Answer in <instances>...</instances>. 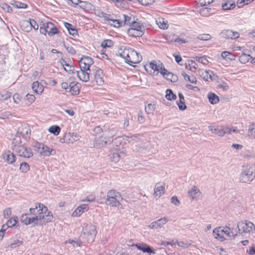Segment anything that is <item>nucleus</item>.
I'll use <instances>...</instances> for the list:
<instances>
[{
    "instance_id": "obj_1",
    "label": "nucleus",
    "mask_w": 255,
    "mask_h": 255,
    "mask_svg": "<svg viewBox=\"0 0 255 255\" xmlns=\"http://www.w3.org/2000/svg\"><path fill=\"white\" fill-rule=\"evenodd\" d=\"M119 54L125 59V62L130 66L139 63L142 60L141 55L129 47L121 48L119 51Z\"/></svg>"
},
{
    "instance_id": "obj_2",
    "label": "nucleus",
    "mask_w": 255,
    "mask_h": 255,
    "mask_svg": "<svg viewBox=\"0 0 255 255\" xmlns=\"http://www.w3.org/2000/svg\"><path fill=\"white\" fill-rule=\"evenodd\" d=\"M145 69L150 74L153 75H157L160 73L164 78L167 80H171V78L173 77V74L168 71L166 70L162 63H158L155 61H151L148 65H146L144 66Z\"/></svg>"
},
{
    "instance_id": "obj_3",
    "label": "nucleus",
    "mask_w": 255,
    "mask_h": 255,
    "mask_svg": "<svg viewBox=\"0 0 255 255\" xmlns=\"http://www.w3.org/2000/svg\"><path fill=\"white\" fill-rule=\"evenodd\" d=\"M31 214L35 215L37 212V217L39 221L43 223H48L52 221L53 215L51 212L48 210L47 208L42 204L36 203L34 208L29 209Z\"/></svg>"
},
{
    "instance_id": "obj_4",
    "label": "nucleus",
    "mask_w": 255,
    "mask_h": 255,
    "mask_svg": "<svg viewBox=\"0 0 255 255\" xmlns=\"http://www.w3.org/2000/svg\"><path fill=\"white\" fill-rule=\"evenodd\" d=\"M255 178V164L248 163L242 166L239 180L244 183H250Z\"/></svg>"
},
{
    "instance_id": "obj_5",
    "label": "nucleus",
    "mask_w": 255,
    "mask_h": 255,
    "mask_svg": "<svg viewBox=\"0 0 255 255\" xmlns=\"http://www.w3.org/2000/svg\"><path fill=\"white\" fill-rule=\"evenodd\" d=\"M122 200L123 198L119 192L115 190H111L107 193L106 203L111 207H118L121 205L120 202Z\"/></svg>"
},
{
    "instance_id": "obj_6",
    "label": "nucleus",
    "mask_w": 255,
    "mask_h": 255,
    "mask_svg": "<svg viewBox=\"0 0 255 255\" xmlns=\"http://www.w3.org/2000/svg\"><path fill=\"white\" fill-rule=\"evenodd\" d=\"M213 233L216 239H224L227 238H232L237 235L228 226L220 227L213 231Z\"/></svg>"
},
{
    "instance_id": "obj_7",
    "label": "nucleus",
    "mask_w": 255,
    "mask_h": 255,
    "mask_svg": "<svg viewBox=\"0 0 255 255\" xmlns=\"http://www.w3.org/2000/svg\"><path fill=\"white\" fill-rule=\"evenodd\" d=\"M96 233V227L94 225L91 224H84L81 237L88 243H91L94 241Z\"/></svg>"
},
{
    "instance_id": "obj_8",
    "label": "nucleus",
    "mask_w": 255,
    "mask_h": 255,
    "mask_svg": "<svg viewBox=\"0 0 255 255\" xmlns=\"http://www.w3.org/2000/svg\"><path fill=\"white\" fill-rule=\"evenodd\" d=\"M34 150L43 156H50L56 154V151L44 144L43 143L38 142H35L33 145Z\"/></svg>"
},
{
    "instance_id": "obj_9",
    "label": "nucleus",
    "mask_w": 255,
    "mask_h": 255,
    "mask_svg": "<svg viewBox=\"0 0 255 255\" xmlns=\"http://www.w3.org/2000/svg\"><path fill=\"white\" fill-rule=\"evenodd\" d=\"M130 28L128 29L127 33L131 37H140L143 34V25L138 21H131L129 25Z\"/></svg>"
},
{
    "instance_id": "obj_10",
    "label": "nucleus",
    "mask_w": 255,
    "mask_h": 255,
    "mask_svg": "<svg viewBox=\"0 0 255 255\" xmlns=\"http://www.w3.org/2000/svg\"><path fill=\"white\" fill-rule=\"evenodd\" d=\"M39 31L41 34L52 36L58 33V30L55 25L51 22H41L40 24Z\"/></svg>"
},
{
    "instance_id": "obj_11",
    "label": "nucleus",
    "mask_w": 255,
    "mask_h": 255,
    "mask_svg": "<svg viewBox=\"0 0 255 255\" xmlns=\"http://www.w3.org/2000/svg\"><path fill=\"white\" fill-rule=\"evenodd\" d=\"M239 232L241 234H253L255 233V225L249 221H242L238 224Z\"/></svg>"
},
{
    "instance_id": "obj_12",
    "label": "nucleus",
    "mask_w": 255,
    "mask_h": 255,
    "mask_svg": "<svg viewBox=\"0 0 255 255\" xmlns=\"http://www.w3.org/2000/svg\"><path fill=\"white\" fill-rule=\"evenodd\" d=\"M123 139L132 144L136 143L135 146L136 147L137 151L138 152H143L145 150L147 149V147L142 146V144L140 141L139 138L135 135L130 136H125L123 137Z\"/></svg>"
},
{
    "instance_id": "obj_13",
    "label": "nucleus",
    "mask_w": 255,
    "mask_h": 255,
    "mask_svg": "<svg viewBox=\"0 0 255 255\" xmlns=\"http://www.w3.org/2000/svg\"><path fill=\"white\" fill-rule=\"evenodd\" d=\"M14 152H15L18 156L25 158H29L33 155L32 149L24 145L16 147Z\"/></svg>"
},
{
    "instance_id": "obj_14",
    "label": "nucleus",
    "mask_w": 255,
    "mask_h": 255,
    "mask_svg": "<svg viewBox=\"0 0 255 255\" xmlns=\"http://www.w3.org/2000/svg\"><path fill=\"white\" fill-rule=\"evenodd\" d=\"M169 219L167 217L161 218L151 223L147 227L150 229L158 230L164 227Z\"/></svg>"
},
{
    "instance_id": "obj_15",
    "label": "nucleus",
    "mask_w": 255,
    "mask_h": 255,
    "mask_svg": "<svg viewBox=\"0 0 255 255\" xmlns=\"http://www.w3.org/2000/svg\"><path fill=\"white\" fill-rule=\"evenodd\" d=\"M94 61L92 58L87 56L82 57L79 62L81 70H90V67L93 64Z\"/></svg>"
},
{
    "instance_id": "obj_16",
    "label": "nucleus",
    "mask_w": 255,
    "mask_h": 255,
    "mask_svg": "<svg viewBox=\"0 0 255 255\" xmlns=\"http://www.w3.org/2000/svg\"><path fill=\"white\" fill-rule=\"evenodd\" d=\"M188 194L191 201H197L200 199L202 196V193L199 189L195 186H193L191 187L188 191Z\"/></svg>"
},
{
    "instance_id": "obj_17",
    "label": "nucleus",
    "mask_w": 255,
    "mask_h": 255,
    "mask_svg": "<svg viewBox=\"0 0 255 255\" xmlns=\"http://www.w3.org/2000/svg\"><path fill=\"white\" fill-rule=\"evenodd\" d=\"M197 74L206 81L213 80V76H214V74L212 71L206 70L203 69H199L197 70Z\"/></svg>"
},
{
    "instance_id": "obj_18",
    "label": "nucleus",
    "mask_w": 255,
    "mask_h": 255,
    "mask_svg": "<svg viewBox=\"0 0 255 255\" xmlns=\"http://www.w3.org/2000/svg\"><path fill=\"white\" fill-rule=\"evenodd\" d=\"M133 246L138 250L143 253H147L150 255H154L155 254V250L145 243H142L138 244H135Z\"/></svg>"
},
{
    "instance_id": "obj_19",
    "label": "nucleus",
    "mask_w": 255,
    "mask_h": 255,
    "mask_svg": "<svg viewBox=\"0 0 255 255\" xmlns=\"http://www.w3.org/2000/svg\"><path fill=\"white\" fill-rule=\"evenodd\" d=\"M220 35L222 37L226 39L233 40L239 38L240 34L238 32L228 29L223 30Z\"/></svg>"
},
{
    "instance_id": "obj_20",
    "label": "nucleus",
    "mask_w": 255,
    "mask_h": 255,
    "mask_svg": "<svg viewBox=\"0 0 255 255\" xmlns=\"http://www.w3.org/2000/svg\"><path fill=\"white\" fill-rule=\"evenodd\" d=\"M126 155V154L123 151L119 150H113L111 153L110 154V160L115 162H118L121 158H123Z\"/></svg>"
},
{
    "instance_id": "obj_21",
    "label": "nucleus",
    "mask_w": 255,
    "mask_h": 255,
    "mask_svg": "<svg viewBox=\"0 0 255 255\" xmlns=\"http://www.w3.org/2000/svg\"><path fill=\"white\" fill-rule=\"evenodd\" d=\"M253 56L246 54H242L239 57V61L242 63H246L248 62L250 60H251V62L253 64H255V46L253 48V51L252 52Z\"/></svg>"
},
{
    "instance_id": "obj_22",
    "label": "nucleus",
    "mask_w": 255,
    "mask_h": 255,
    "mask_svg": "<svg viewBox=\"0 0 255 255\" xmlns=\"http://www.w3.org/2000/svg\"><path fill=\"white\" fill-rule=\"evenodd\" d=\"M95 73L94 75V80L99 86H102L104 83V74L102 69H95Z\"/></svg>"
},
{
    "instance_id": "obj_23",
    "label": "nucleus",
    "mask_w": 255,
    "mask_h": 255,
    "mask_svg": "<svg viewBox=\"0 0 255 255\" xmlns=\"http://www.w3.org/2000/svg\"><path fill=\"white\" fill-rule=\"evenodd\" d=\"M91 70H81L79 71H76L77 76L80 80L87 82L90 80V74Z\"/></svg>"
},
{
    "instance_id": "obj_24",
    "label": "nucleus",
    "mask_w": 255,
    "mask_h": 255,
    "mask_svg": "<svg viewBox=\"0 0 255 255\" xmlns=\"http://www.w3.org/2000/svg\"><path fill=\"white\" fill-rule=\"evenodd\" d=\"M2 158L5 162L10 164H12L16 160L15 155L9 150L4 151L2 154Z\"/></svg>"
},
{
    "instance_id": "obj_25",
    "label": "nucleus",
    "mask_w": 255,
    "mask_h": 255,
    "mask_svg": "<svg viewBox=\"0 0 255 255\" xmlns=\"http://www.w3.org/2000/svg\"><path fill=\"white\" fill-rule=\"evenodd\" d=\"M165 192V184L162 183H156L154 188L153 195L157 197L160 198L162 195L164 194Z\"/></svg>"
},
{
    "instance_id": "obj_26",
    "label": "nucleus",
    "mask_w": 255,
    "mask_h": 255,
    "mask_svg": "<svg viewBox=\"0 0 255 255\" xmlns=\"http://www.w3.org/2000/svg\"><path fill=\"white\" fill-rule=\"evenodd\" d=\"M108 143V140H106V137L101 136L98 137H96L93 141V146L95 148L100 149L105 146Z\"/></svg>"
},
{
    "instance_id": "obj_27",
    "label": "nucleus",
    "mask_w": 255,
    "mask_h": 255,
    "mask_svg": "<svg viewBox=\"0 0 255 255\" xmlns=\"http://www.w3.org/2000/svg\"><path fill=\"white\" fill-rule=\"evenodd\" d=\"M89 210V206L87 204H82L78 206L72 213V216L73 217H80L84 212Z\"/></svg>"
},
{
    "instance_id": "obj_28",
    "label": "nucleus",
    "mask_w": 255,
    "mask_h": 255,
    "mask_svg": "<svg viewBox=\"0 0 255 255\" xmlns=\"http://www.w3.org/2000/svg\"><path fill=\"white\" fill-rule=\"evenodd\" d=\"M80 84L77 82H70L69 83V89L68 90V92L73 95H77L79 94L80 92Z\"/></svg>"
},
{
    "instance_id": "obj_29",
    "label": "nucleus",
    "mask_w": 255,
    "mask_h": 255,
    "mask_svg": "<svg viewBox=\"0 0 255 255\" xmlns=\"http://www.w3.org/2000/svg\"><path fill=\"white\" fill-rule=\"evenodd\" d=\"M208 128L212 133L216 134L219 136L222 137L225 134L224 127L210 126L208 127Z\"/></svg>"
},
{
    "instance_id": "obj_30",
    "label": "nucleus",
    "mask_w": 255,
    "mask_h": 255,
    "mask_svg": "<svg viewBox=\"0 0 255 255\" xmlns=\"http://www.w3.org/2000/svg\"><path fill=\"white\" fill-rule=\"evenodd\" d=\"M66 133V139L68 141V144H73L80 140L81 138V136L76 132H67Z\"/></svg>"
},
{
    "instance_id": "obj_31",
    "label": "nucleus",
    "mask_w": 255,
    "mask_h": 255,
    "mask_svg": "<svg viewBox=\"0 0 255 255\" xmlns=\"http://www.w3.org/2000/svg\"><path fill=\"white\" fill-rule=\"evenodd\" d=\"M101 16L104 17L108 21H109V23L111 25H113L115 27H119L122 25V22L120 21L118 19H114L110 17V15L104 12H101Z\"/></svg>"
},
{
    "instance_id": "obj_32",
    "label": "nucleus",
    "mask_w": 255,
    "mask_h": 255,
    "mask_svg": "<svg viewBox=\"0 0 255 255\" xmlns=\"http://www.w3.org/2000/svg\"><path fill=\"white\" fill-rule=\"evenodd\" d=\"M32 89L35 93L40 95L43 91L44 87L38 81H35L32 84Z\"/></svg>"
},
{
    "instance_id": "obj_33",
    "label": "nucleus",
    "mask_w": 255,
    "mask_h": 255,
    "mask_svg": "<svg viewBox=\"0 0 255 255\" xmlns=\"http://www.w3.org/2000/svg\"><path fill=\"white\" fill-rule=\"evenodd\" d=\"M21 139L20 136L15 135L12 139L11 148L14 151L16 147L21 146Z\"/></svg>"
},
{
    "instance_id": "obj_34",
    "label": "nucleus",
    "mask_w": 255,
    "mask_h": 255,
    "mask_svg": "<svg viewBox=\"0 0 255 255\" xmlns=\"http://www.w3.org/2000/svg\"><path fill=\"white\" fill-rule=\"evenodd\" d=\"M178 96L179 98V100L178 102H176V103L177 104L179 110L181 111H184L187 108V107L185 105V101L184 97L183 95L180 93H178Z\"/></svg>"
},
{
    "instance_id": "obj_35",
    "label": "nucleus",
    "mask_w": 255,
    "mask_h": 255,
    "mask_svg": "<svg viewBox=\"0 0 255 255\" xmlns=\"http://www.w3.org/2000/svg\"><path fill=\"white\" fill-rule=\"evenodd\" d=\"M217 86L218 88L222 89V91L224 92L227 91L229 89L227 83L225 80L221 79L217 80Z\"/></svg>"
},
{
    "instance_id": "obj_36",
    "label": "nucleus",
    "mask_w": 255,
    "mask_h": 255,
    "mask_svg": "<svg viewBox=\"0 0 255 255\" xmlns=\"http://www.w3.org/2000/svg\"><path fill=\"white\" fill-rule=\"evenodd\" d=\"M156 22L157 24L158 25V27L161 29H167L168 27L167 21L163 18H158L156 20Z\"/></svg>"
},
{
    "instance_id": "obj_37",
    "label": "nucleus",
    "mask_w": 255,
    "mask_h": 255,
    "mask_svg": "<svg viewBox=\"0 0 255 255\" xmlns=\"http://www.w3.org/2000/svg\"><path fill=\"white\" fill-rule=\"evenodd\" d=\"M248 136L255 139V123H252L250 124L248 129Z\"/></svg>"
},
{
    "instance_id": "obj_38",
    "label": "nucleus",
    "mask_w": 255,
    "mask_h": 255,
    "mask_svg": "<svg viewBox=\"0 0 255 255\" xmlns=\"http://www.w3.org/2000/svg\"><path fill=\"white\" fill-rule=\"evenodd\" d=\"M187 64L190 66V70L193 72H197L198 65L195 61L188 60L187 63H185L186 68L187 67Z\"/></svg>"
},
{
    "instance_id": "obj_39",
    "label": "nucleus",
    "mask_w": 255,
    "mask_h": 255,
    "mask_svg": "<svg viewBox=\"0 0 255 255\" xmlns=\"http://www.w3.org/2000/svg\"><path fill=\"white\" fill-rule=\"evenodd\" d=\"M18 222V218L16 216H14L13 217L10 218L6 222V224L4 225L5 226V228L6 229L8 228H12L16 225Z\"/></svg>"
},
{
    "instance_id": "obj_40",
    "label": "nucleus",
    "mask_w": 255,
    "mask_h": 255,
    "mask_svg": "<svg viewBox=\"0 0 255 255\" xmlns=\"http://www.w3.org/2000/svg\"><path fill=\"white\" fill-rule=\"evenodd\" d=\"M64 70L69 74H74V67L72 65H70L69 64L67 63L65 61H63L61 63Z\"/></svg>"
},
{
    "instance_id": "obj_41",
    "label": "nucleus",
    "mask_w": 255,
    "mask_h": 255,
    "mask_svg": "<svg viewBox=\"0 0 255 255\" xmlns=\"http://www.w3.org/2000/svg\"><path fill=\"white\" fill-rule=\"evenodd\" d=\"M208 98L211 104H216L219 101V98L218 96L213 93H209L208 94Z\"/></svg>"
},
{
    "instance_id": "obj_42",
    "label": "nucleus",
    "mask_w": 255,
    "mask_h": 255,
    "mask_svg": "<svg viewBox=\"0 0 255 255\" xmlns=\"http://www.w3.org/2000/svg\"><path fill=\"white\" fill-rule=\"evenodd\" d=\"M194 59L203 65H207L209 62L207 56H202L201 57L195 56L194 57Z\"/></svg>"
},
{
    "instance_id": "obj_43",
    "label": "nucleus",
    "mask_w": 255,
    "mask_h": 255,
    "mask_svg": "<svg viewBox=\"0 0 255 255\" xmlns=\"http://www.w3.org/2000/svg\"><path fill=\"white\" fill-rule=\"evenodd\" d=\"M222 57L225 60H235V56L229 51H223L221 54Z\"/></svg>"
},
{
    "instance_id": "obj_44",
    "label": "nucleus",
    "mask_w": 255,
    "mask_h": 255,
    "mask_svg": "<svg viewBox=\"0 0 255 255\" xmlns=\"http://www.w3.org/2000/svg\"><path fill=\"white\" fill-rule=\"evenodd\" d=\"M20 27L22 29L26 32H29L31 30V27L29 25L28 20H23L20 22Z\"/></svg>"
},
{
    "instance_id": "obj_45",
    "label": "nucleus",
    "mask_w": 255,
    "mask_h": 255,
    "mask_svg": "<svg viewBox=\"0 0 255 255\" xmlns=\"http://www.w3.org/2000/svg\"><path fill=\"white\" fill-rule=\"evenodd\" d=\"M60 128L58 126H52L48 128V131L54 135H57L60 131Z\"/></svg>"
},
{
    "instance_id": "obj_46",
    "label": "nucleus",
    "mask_w": 255,
    "mask_h": 255,
    "mask_svg": "<svg viewBox=\"0 0 255 255\" xmlns=\"http://www.w3.org/2000/svg\"><path fill=\"white\" fill-rule=\"evenodd\" d=\"M211 8L203 7L200 9L199 13L202 16H208L211 14Z\"/></svg>"
},
{
    "instance_id": "obj_47",
    "label": "nucleus",
    "mask_w": 255,
    "mask_h": 255,
    "mask_svg": "<svg viewBox=\"0 0 255 255\" xmlns=\"http://www.w3.org/2000/svg\"><path fill=\"white\" fill-rule=\"evenodd\" d=\"M80 7L86 10H92L93 8V6L92 4H91V3L87 2V1H81L80 2Z\"/></svg>"
},
{
    "instance_id": "obj_48",
    "label": "nucleus",
    "mask_w": 255,
    "mask_h": 255,
    "mask_svg": "<svg viewBox=\"0 0 255 255\" xmlns=\"http://www.w3.org/2000/svg\"><path fill=\"white\" fill-rule=\"evenodd\" d=\"M64 26L67 28L70 34L74 35L77 33V30L73 28V25L69 23L65 22Z\"/></svg>"
},
{
    "instance_id": "obj_49",
    "label": "nucleus",
    "mask_w": 255,
    "mask_h": 255,
    "mask_svg": "<svg viewBox=\"0 0 255 255\" xmlns=\"http://www.w3.org/2000/svg\"><path fill=\"white\" fill-rule=\"evenodd\" d=\"M211 38V36L209 34H202L198 36L197 38L194 39L195 42H197L198 40L207 41Z\"/></svg>"
},
{
    "instance_id": "obj_50",
    "label": "nucleus",
    "mask_w": 255,
    "mask_h": 255,
    "mask_svg": "<svg viewBox=\"0 0 255 255\" xmlns=\"http://www.w3.org/2000/svg\"><path fill=\"white\" fill-rule=\"evenodd\" d=\"M155 109V104L153 103L148 104L147 105L145 106V111L149 114L152 113Z\"/></svg>"
},
{
    "instance_id": "obj_51",
    "label": "nucleus",
    "mask_w": 255,
    "mask_h": 255,
    "mask_svg": "<svg viewBox=\"0 0 255 255\" xmlns=\"http://www.w3.org/2000/svg\"><path fill=\"white\" fill-rule=\"evenodd\" d=\"M19 169L23 173H27L30 169L29 165L26 162H22L20 165Z\"/></svg>"
},
{
    "instance_id": "obj_52",
    "label": "nucleus",
    "mask_w": 255,
    "mask_h": 255,
    "mask_svg": "<svg viewBox=\"0 0 255 255\" xmlns=\"http://www.w3.org/2000/svg\"><path fill=\"white\" fill-rule=\"evenodd\" d=\"M11 96V93L7 91H3L0 93V100H6Z\"/></svg>"
},
{
    "instance_id": "obj_53",
    "label": "nucleus",
    "mask_w": 255,
    "mask_h": 255,
    "mask_svg": "<svg viewBox=\"0 0 255 255\" xmlns=\"http://www.w3.org/2000/svg\"><path fill=\"white\" fill-rule=\"evenodd\" d=\"M175 95L170 89H167L166 91L165 97L168 100H171L174 99Z\"/></svg>"
},
{
    "instance_id": "obj_54",
    "label": "nucleus",
    "mask_w": 255,
    "mask_h": 255,
    "mask_svg": "<svg viewBox=\"0 0 255 255\" xmlns=\"http://www.w3.org/2000/svg\"><path fill=\"white\" fill-rule=\"evenodd\" d=\"M13 6L16 8H26L27 7V5L25 3L19 1L14 2L13 4Z\"/></svg>"
},
{
    "instance_id": "obj_55",
    "label": "nucleus",
    "mask_w": 255,
    "mask_h": 255,
    "mask_svg": "<svg viewBox=\"0 0 255 255\" xmlns=\"http://www.w3.org/2000/svg\"><path fill=\"white\" fill-rule=\"evenodd\" d=\"M236 6L235 3H224L222 4V8L224 10H229L234 9Z\"/></svg>"
},
{
    "instance_id": "obj_56",
    "label": "nucleus",
    "mask_w": 255,
    "mask_h": 255,
    "mask_svg": "<svg viewBox=\"0 0 255 255\" xmlns=\"http://www.w3.org/2000/svg\"><path fill=\"white\" fill-rule=\"evenodd\" d=\"M3 216L5 219L9 217L11 214V210L10 208H6L3 211Z\"/></svg>"
},
{
    "instance_id": "obj_57",
    "label": "nucleus",
    "mask_w": 255,
    "mask_h": 255,
    "mask_svg": "<svg viewBox=\"0 0 255 255\" xmlns=\"http://www.w3.org/2000/svg\"><path fill=\"white\" fill-rule=\"evenodd\" d=\"M28 22L29 23V25H30L31 29L32 28H34L35 30H37L38 29V25L34 19H29Z\"/></svg>"
},
{
    "instance_id": "obj_58",
    "label": "nucleus",
    "mask_w": 255,
    "mask_h": 255,
    "mask_svg": "<svg viewBox=\"0 0 255 255\" xmlns=\"http://www.w3.org/2000/svg\"><path fill=\"white\" fill-rule=\"evenodd\" d=\"M1 8L6 12H10L12 11L11 7L6 3H2L0 4Z\"/></svg>"
},
{
    "instance_id": "obj_59",
    "label": "nucleus",
    "mask_w": 255,
    "mask_h": 255,
    "mask_svg": "<svg viewBox=\"0 0 255 255\" xmlns=\"http://www.w3.org/2000/svg\"><path fill=\"white\" fill-rule=\"evenodd\" d=\"M28 214H24L21 215L20 217V221L25 225H28Z\"/></svg>"
},
{
    "instance_id": "obj_60",
    "label": "nucleus",
    "mask_w": 255,
    "mask_h": 255,
    "mask_svg": "<svg viewBox=\"0 0 255 255\" xmlns=\"http://www.w3.org/2000/svg\"><path fill=\"white\" fill-rule=\"evenodd\" d=\"M35 98L34 95L27 94L25 96V100L28 101L29 104L32 103L35 101Z\"/></svg>"
},
{
    "instance_id": "obj_61",
    "label": "nucleus",
    "mask_w": 255,
    "mask_h": 255,
    "mask_svg": "<svg viewBox=\"0 0 255 255\" xmlns=\"http://www.w3.org/2000/svg\"><path fill=\"white\" fill-rule=\"evenodd\" d=\"M38 221H39L36 215L34 217H29L28 225H30L31 224H37Z\"/></svg>"
},
{
    "instance_id": "obj_62",
    "label": "nucleus",
    "mask_w": 255,
    "mask_h": 255,
    "mask_svg": "<svg viewBox=\"0 0 255 255\" xmlns=\"http://www.w3.org/2000/svg\"><path fill=\"white\" fill-rule=\"evenodd\" d=\"M64 46L68 53L73 55L76 53L75 49L70 44L65 45Z\"/></svg>"
},
{
    "instance_id": "obj_63",
    "label": "nucleus",
    "mask_w": 255,
    "mask_h": 255,
    "mask_svg": "<svg viewBox=\"0 0 255 255\" xmlns=\"http://www.w3.org/2000/svg\"><path fill=\"white\" fill-rule=\"evenodd\" d=\"M115 132L114 131H109L108 134L104 137H106V140H108V142H111L112 141V138L115 135Z\"/></svg>"
},
{
    "instance_id": "obj_64",
    "label": "nucleus",
    "mask_w": 255,
    "mask_h": 255,
    "mask_svg": "<svg viewBox=\"0 0 255 255\" xmlns=\"http://www.w3.org/2000/svg\"><path fill=\"white\" fill-rule=\"evenodd\" d=\"M13 100L15 104H19L21 100V98H20V96L19 95V94L18 93H15L13 95Z\"/></svg>"
}]
</instances>
